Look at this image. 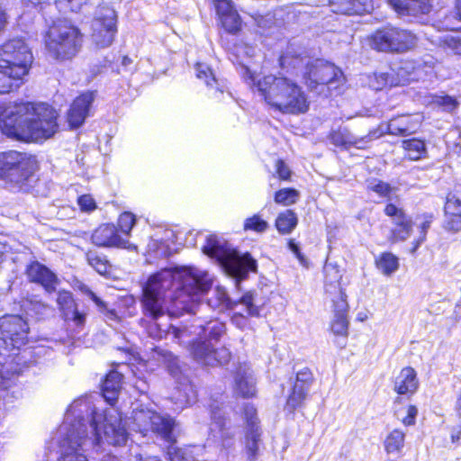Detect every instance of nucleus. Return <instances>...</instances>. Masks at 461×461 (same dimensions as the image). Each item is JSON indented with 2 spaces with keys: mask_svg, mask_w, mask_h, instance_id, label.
<instances>
[{
  "mask_svg": "<svg viewBox=\"0 0 461 461\" xmlns=\"http://www.w3.org/2000/svg\"><path fill=\"white\" fill-rule=\"evenodd\" d=\"M212 285L206 271L195 267L165 268L152 275L143 288L142 305L153 319L179 315L193 310L192 304Z\"/></svg>",
  "mask_w": 461,
  "mask_h": 461,
  "instance_id": "1",
  "label": "nucleus"
},
{
  "mask_svg": "<svg viewBox=\"0 0 461 461\" xmlns=\"http://www.w3.org/2000/svg\"><path fill=\"white\" fill-rule=\"evenodd\" d=\"M57 116L56 110L44 103L0 105V130L12 139L38 141L57 131Z\"/></svg>",
  "mask_w": 461,
  "mask_h": 461,
  "instance_id": "2",
  "label": "nucleus"
},
{
  "mask_svg": "<svg viewBox=\"0 0 461 461\" xmlns=\"http://www.w3.org/2000/svg\"><path fill=\"white\" fill-rule=\"evenodd\" d=\"M82 403L86 410L73 414L70 424L79 429L84 440L78 445L82 448L86 447H95L103 440L113 446H121L126 443L128 432L122 413L115 408L110 407L102 412L96 411L95 406L88 399H78L72 404Z\"/></svg>",
  "mask_w": 461,
  "mask_h": 461,
  "instance_id": "3",
  "label": "nucleus"
},
{
  "mask_svg": "<svg viewBox=\"0 0 461 461\" xmlns=\"http://www.w3.org/2000/svg\"><path fill=\"white\" fill-rule=\"evenodd\" d=\"M241 75L249 85L257 86L266 103L283 113L300 114L309 109V101L301 86L285 77H258L240 61Z\"/></svg>",
  "mask_w": 461,
  "mask_h": 461,
  "instance_id": "4",
  "label": "nucleus"
},
{
  "mask_svg": "<svg viewBox=\"0 0 461 461\" xmlns=\"http://www.w3.org/2000/svg\"><path fill=\"white\" fill-rule=\"evenodd\" d=\"M167 334L171 335L178 344L186 348L190 355L199 363L214 366L227 364L230 359V352L228 348L222 347L219 350H211L210 347L200 339L199 325H170Z\"/></svg>",
  "mask_w": 461,
  "mask_h": 461,
  "instance_id": "5",
  "label": "nucleus"
},
{
  "mask_svg": "<svg viewBox=\"0 0 461 461\" xmlns=\"http://www.w3.org/2000/svg\"><path fill=\"white\" fill-rule=\"evenodd\" d=\"M82 34L70 22L62 20L53 23L45 37L48 54L54 59L73 58L80 50Z\"/></svg>",
  "mask_w": 461,
  "mask_h": 461,
  "instance_id": "6",
  "label": "nucleus"
},
{
  "mask_svg": "<svg viewBox=\"0 0 461 461\" xmlns=\"http://www.w3.org/2000/svg\"><path fill=\"white\" fill-rule=\"evenodd\" d=\"M203 251L216 258L230 276L239 280L246 278L249 271L257 269V262L249 254L240 255L214 235H210L206 239Z\"/></svg>",
  "mask_w": 461,
  "mask_h": 461,
  "instance_id": "7",
  "label": "nucleus"
},
{
  "mask_svg": "<svg viewBox=\"0 0 461 461\" xmlns=\"http://www.w3.org/2000/svg\"><path fill=\"white\" fill-rule=\"evenodd\" d=\"M86 406L82 403L71 404L68 409L65 420L59 429L60 437L59 456L54 461H87L86 452L91 447L82 448L78 446L84 438L80 435L82 427L85 424H80L79 429L74 428L69 422L73 414L78 411L86 410Z\"/></svg>",
  "mask_w": 461,
  "mask_h": 461,
  "instance_id": "8",
  "label": "nucleus"
},
{
  "mask_svg": "<svg viewBox=\"0 0 461 461\" xmlns=\"http://www.w3.org/2000/svg\"><path fill=\"white\" fill-rule=\"evenodd\" d=\"M36 160L16 150L0 152V178L15 185L27 181L34 173Z\"/></svg>",
  "mask_w": 461,
  "mask_h": 461,
  "instance_id": "9",
  "label": "nucleus"
},
{
  "mask_svg": "<svg viewBox=\"0 0 461 461\" xmlns=\"http://www.w3.org/2000/svg\"><path fill=\"white\" fill-rule=\"evenodd\" d=\"M372 49L384 52H403L413 48L416 37L410 31L393 26L376 30L368 37Z\"/></svg>",
  "mask_w": 461,
  "mask_h": 461,
  "instance_id": "10",
  "label": "nucleus"
},
{
  "mask_svg": "<svg viewBox=\"0 0 461 461\" xmlns=\"http://www.w3.org/2000/svg\"><path fill=\"white\" fill-rule=\"evenodd\" d=\"M304 74L307 86L314 90L318 86L327 87L328 91L332 92L339 89L345 83V77L342 71L333 64L317 59L307 65Z\"/></svg>",
  "mask_w": 461,
  "mask_h": 461,
  "instance_id": "11",
  "label": "nucleus"
},
{
  "mask_svg": "<svg viewBox=\"0 0 461 461\" xmlns=\"http://www.w3.org/2000/svg\"><path fill=\"white\" fill-rule=\"evenodd\" d=\"M116 13L110 6H99L92 21L91 39L93 43L100 49L109 47L117 32Z\"/></svg>",
  "mask_w": 461,
  "mask_h": 461,
  "instance_id": "12",
  "label": "nucleus"
},
{
  "mask_svg": "<svg viewBox=\"0 0 461 461\" xmlns=\"http://www.w3.org/2000/svg\"><path fill=\"white\" fill-rule=\"evenodd\" d=\"M32 60L30 48L21 38L9 40L0 47V62L16 69V75H27Z\"/></svg>",
  "mask_w": 461,
  "mask_h": 461,
  "instance_id": "13",
  "label": "nucleus"
},
{
  "mask_svg": "<svg viewBox=\"0 0 461 461\" xmlns=\"http://www.w3.org/2000/svg\"><path fill=\"white\" fill-rule=\"evenodd\" d=\"M244 428V447L249 461H255L259 453L262 431L257 415V410L250 403L245 404L243 408Z\"/></svg>",
  "mask_w": 461,
  "mask_h": 461,
  "instance_id": "14",
  "label": "nucleus"
},
{
  "mask_svg": "<svg viewBox=\"0 0 461 461\" xmlns=\"http://www.w3.org/2000/svg\"><path fill=\"white\" fill-rule=\"evenodd\" d=\"M210 435L218 442L221 449L229 451L235 447L236 428L220 408L212 411Z\"/></svg>",
  "mask_w": 461,
  "mask_h": 461,
  "instance_id": "15",
  "label": "nucleus"
},
{
  "mask_svg": "<svg viewBox=\"0 0 461 461\" xmlns=\"http://www.w3.org/2000/svg\"><path fill=\"white\" fill-rule=\"evenodd\" d=\"M397 78L394 79L392 75L388 73H380L376 75L377 79L383 86H393V85H404L411 81H417L420 79L424 71L421 65H415L411 60H404L393 69Z\"/></svg>",
  "mask_w": 461,
  "mask_h": 461,
  "instance_id": "16",
  "label": "nucleus"
},
{
  "mask_svg": "<svg viewBox=\"0 0 461 461\" xmlns=\"http://www.w3.org/2000/svg\"><path fill=\"white\" fill-rule=\"evenodd\" d=\"M92 241L98 247H116L136 251L137 246L122 238L113 224H103L92 234Z\"/></svg>",
  "mask_w": 461,
  "mask_h": 461,
  "instance_id": "17",
  "label": "nucleus"
},
{
  "mask_svg": "<svg viewBox=\"0 0 461 461\" xmlns=\"http://www.w3.org/2000/svg\"><path fill=\"white\" fill-rule=\"evenodd\" d=\"M384 212L385 215L391 218L393 225L392 229V240L393 241L406 240L412 231L411 219L402 208L397 207L393 203L386 204Z\"/></svg>",
  "mask_w": 461,
  "mask_h": 461,
  "instance_id": "18",
  "label": "nucleus"
},
{
  "mask_svg": "<svg viewBox=\"0 0 461 461\" xmlns=\"http://www.w3.org/2000/svg\"><path fill=\"white\" fill-rule=\"evenodd\" d=\"M25 274L30 282L41 285L49 294L55 292L59 283L56 274L38 261L29 264Z\"/></svg>",
  "mask_w": 461,
  "mask_h": 461,
  "instance_id": "19",
  "label": "nucleus"
},
{
  "mask_svg": "<svg viewBox=\"0 0 461 461\" xmlns=\"http://www.w3.org/2000/svg\"><path fill=\"white\" fill-rule=\"evenodd\" d=\"M95 98V93L87 91L74 100L68 113V122L71 127L78 128L84 123L86 117L89 116Z\"/></svg>",
  "mask_w": 461,
  "mask_h": 461,
  "instance_id": "20",
  "label": "nucleus"
},
{
  "mask_svg": "<svg viewBox=\"0 0 461 461\" xmlns=\"http://www.w3.org/2000/svg\"><path fill=\"white\" fill-rule=\"evenodd\" d=\"M324 288L326 294L330 301H339V298L346 299V294L343 291L340 281L342 278V271L336 263L326 262L324 267Z\"/></svg>",
  "mask_w": 461,
  "mask_h": 461,
  "instance_id": "21",
  "label": "nucleus"
},
{
  "mask_svg": "<svg viewBox=\"0 0 461 461\" xmlns=\"http://www.w3.org/2000/svg\"><path fill=\"white\" fill-rule=\"evenodd\" d=\"M234 392L243 398L254 397L257 393L253 371L246 363L237 367L234 375Z\"/></svg>",
  "mask_w": 461,
  "mask_h": 461,
  "instance_id": "22",
  "label": "nucleus"
},
{
  "mask_svg": "<svg viewBox=\"0 0 461 461\" xmlns=\"http://www.w3.org/2000/svg\"><path fill=\"white\" fill-rule=\"evenodd\" d=\"M217 299L220 303H224L228 306L241 304L245 307V312L249 316L258 317L260 313V308L263 303L258 298V294L254 292H248L241 296L238 303H231L227 295L226 291L221 287H217L215 290Z\"/></svg>",
  "mask_w": 461,
  "mask_h": 461,
  "instance_id": "23",
  "label": "nucleus"
},
{
  "mask_svg": "<svg viewBox=\"0 0 461 461\" xmlns=\"http://www.w3.org/2000/svg\"><path fill=\"white\" fill-rule=\"evenodd\" d=\"M332 312L333 319L330 323V330L336 336L346 338L348 333V309L347 299L339 298V301H333Z\"/></svg>",
  "mask_w": 461,
  "mask_h": 461,
  "instance_id": "24",
  "label": "nucleus"
},
{
  "mask_svg": "<svg viewBox=\"0 0 461 461\" xmlns=\"http://www.w3.org/2000/svg\"><path fill=\"white\" fill-rule=\"evenodd\" d=\"M433 0H388V4L401 15L428 14Z\"/></svg>",
  "mask_w": 461,
  "mask_h": 461,
  "instance_id": "25",
  "label": "nucleus"
},
{
  "mask_svg": "<svg viewBox=\"0 0 461 461\" xmlns=\"http://www.w3.org/2000/svg\"><path fill=\"white\" fill-rule=\"evenodd\" d=\"M420 122L418 119H414L411 115L402 114L397 117L391 119L385 124V132L392 135H408L410 133L415 132L419 128ZM384 125H381L380 128L382 132H384L383 130Z\"/></svg>",
  "mask_w": 461,
  "mask_h": 461,
  "instance_id": "26",
  "label": "nucleus"
},
{
  "mask_svg": "<svg viewBox=\"0 0 461 461\" xmlns=\"http://www.w3.org/2000/svg\"><path fill=\"white\" fill-rule=\"evenodd\" d=\"M418 386L416 371L411 366L403 367L393 381V390L398 394H413Z\"/></svg>",
  "mask_w": 461,
  "mask_h": 461,
  "instance_id": "27",
  "label": "nucleus"
},
{
  "mask_svg": "<svg viewBox=\"0 0 461 461\" xmlns=\"http://www.w3.org/2000/svg\"><path fill=\"white\" fill-rule=\"evenodd\" d=\"M176 426V420L168 415H161L157 412L151 425L150 431L156 433L166 442L174 444L176 441L174 429Z\"/></svg>",
  "mask_w": 461,
  "mask_h": 461,
  "instance_id": "28",
  "label": "nucleus"
},
{
  "mask_svg": "<svg viewBox=\"0 0 461 461\" xmlns=\"http://www.w3.org/2000/svg\"><path fill=\"white\" fill-rule=\"evenodd\" d=\"M25 75H16V69L0 62V94H5L18 88Z\"/></svg>",
  "mask_w": 461,
  "mask_h": 461,
  "instance_id": "29",
  "label": "nucleus"
},
{
  "mask_svg": "<svg viewBox=\"0 0 461 461\" xmlns=\"http://www.w3.org/2000/svg\"><path fill=\"white\" fill-rule=\"evenodd\" d=\"M225 326L222 322L217 320H212L206 322L205 325H199L200 339L204 341L208 345L211 350H219L220 348H214L212 341H217L221 334L224 332Z\"/></svg>",
  "mask_w": 461,
  "mask_h": 461,
  "instance_id": "30",
  "label": "nucleus"
},
{
  "mask_svg": "<svg viewBox=\"0 0 461 461\" xmlns=\"http://www.w3.org/2000/svg\"><path fill=\"white\" fill-rule=\"evenodd\" d=\"M122 375L116 371H111L102 384L103 396L106 402L113 405L117 399L121 389Z\"/></svg>",
  "mask_w": 461,
  "mask_h": 461,
  "instance_id": "31",
  "label": "nucleus"
},
{
  "mask_svg": "<svg viewBox=\"0 0 461 461\" xmlns=\"http://www.w3.org/2000/svg\"><path fill=\"white\" fill-rule=\"evenodd\" d=\"M156 414V411L149 409L133 411L131 416L133 420V429L140 431L145 436L150 430Z\"/></svg>",
  "mask_w": 461,
  "mask_h": 461,
  "instance_id": "32",
  "label": "nucleus"
},
{
  "mask_svg": "<svg viewBox=\"0 0 461 461\" xmlns=\"http://www.w3.org/2000/svg\"><path fill=\"white\" fill-rule=\"evenodd\" d=\"M174 411H182L185 407L195 401L194 392L190 384H184L177 388L171 398Z\"/></svg>",
  "mask_w": 461,
  "mask_h": 461,
  "instance_id": "33",
  "label": "nucleus"
},
{
  "mask_svg": "<svg viewBox=\"0 0 461 461\" xmlns=\"http://www.w3.org/2000/svg\"><path fill=\"white\" fill-rule=\"evenodd\" d=\"M330 139L335 146L345 148L350 146H357L360 148V144L365 141V138H356L347 128H339L338 130L333 131L330 135Z\"/></svg>",
  "mask_w": 461,
  "mask_h": 461,
  "instance_id": "34",
  "label": "nucleus"
},
{
  "mask_svg": "<svg viewBox=\"0 0 461 461\" xmlns=\"http://www.w3.org/2000/svg\"><path fill=\"white\" fill-rule=\"evenodd\" d=\"M204 451L203 446H188L183 448L169 450L171 461H199L198 458Z\"/></svg>",
  "mask_w": 461,
  "mask_h": 461,
  "instance_id": "35",
  "label": "nucleus"
},
{
  "mask_svg": "<svg viewBox=\"0 0 461 461\" xmlns=\"http://www.w3.org/2000/svg\"><path fill=\"white\" fill-rule=\"evenodd\" d=\"M298 223L296 213L292 210H285L278 214L276 227L279 233L285 235L291 233Z\"/></svg>",
  "mask_w": 461,
  "mask_h": 461,
  "instance_id": "36",
  "label": "nucleus"
},
{
  "mask_svg": "<svg viewBox=\"0 0 461 461\" xmlns=\"http://www.w3.org/2000/svg\"><path fill=\"white\" fill-rule=\"evenodd\" d=\"M402 148L411 160H419L427 155L425 143L421 140L411 139L403 140Z\"/></svg>",
  "mask_w": 461,
  "mask_h": 461,
  "instance_id": "37",
  "label": "nucleus"
},
{
  "mask_svg": "<svg viewBox=\"0 0 461 461\" xmlns=\"http://www.w3.org/2000/svg\"><path fill=\"white\" fill-rule=\"evenodd\" d=\"M377 268L385 276H391L399 268V259L391 252L382 253L375 260Z\"/></svg>",
  "mask_w": 461,
  "mask_h": 461,
  "instance_id": "38",
  "label": "nucleus"
},
{
  "mask_svg": "<svg viewBox=\"0 0 461 461\" xmlns=\"http://www.w3.org/2000/svg\"><path fill=\"white\" fill-rule=\"evenodd\" d=\"M23 3L27 6L36 7L40 5L49 3L50 0H22ZM56 5L59 8L68 9L72 12H78L85 0H55Z\"/></svg>",
  "mask_w": 461,
  "mask_h": 461,
  "instance_id": "39",
  "label": "nucleus"
},
{
  "mask_svg": "<svg viewBox=\"0 0 461 461\" xmlns=\"http://www.w3.org/2000/svg\"><path fill=\"white\" fill-rule=\"evenodd\" d=\"M86 260L100 275H106L110 270L109 261L104 256L99 255L96 251H88L86 253Z\"/></svg>",
  "mask_w": 461,
  "mask_h": 461,
  "instance_id": "40",
  "label": "nucleus"
},
{
  "mask_svg": "<svg viewBox=\"0 0 461 461\" xmlns=\"http://www.w3.org/2000/svg\"><path fill=\"white\" fill-rule=\"evenodd\" d=\"M404 432L393 429L385 438L384 447L387 453H395L402 450L404 445Z\"/></svg>",
  "mask_w": 461,
  "mask_h": 461,
  "instance_id": "41",
  "label": "nucleus"
},
{
  "mask_svg": "<svg viewBox=\"0 0 461 461\" xmlns=\"http://www.w3.org/2000/svg\"><path fill=\"white\" fill-rule=\"evenodd\" d=\"M76 288L78 291H80L83 294L88 296L95 303L99 311H101L102 312H106L107 315L110 318L115 317V312L113 311H109L107 309L106 303L102 299H100L94 292H92L91 289L86 285H85L82 282H77Z\"/></svg>",
  "mask_w": 461,
  "mask_h": 461,
  "instance_id": "42",
  "label": "nucleus"
},
{
  "mask_svg": "<svg viewBox=\"0 0 461 461\" xmlns=\"http://www.w3.org/2000/svg\"><path fill=\"white\" fill-rule=\"evenodd\" d=\"M307 393L308 391L302 389L299 385H294L293 391L286 401V409L293 412L296 408L302 405Z\"/></svg>",
  "mask_w": 461,
  "mask_h": 461,
  "instance_id": "43",
  "label": "nucleus"
},
{
  "mask_svg": "<svg viewBox=\"0 0 461 461\" xmlns=\"http://www.w3.org/2000/svg\"><path fill=\"white\" fill-rule=\"evenodd\" d=\"M299 192L293 188H283L275 194V202L284 206H289L296 203Z\"/></svg>",
  "mask_w": 461,
  "mask_h": 461,
  "instance_id": "44",
  "label": "nucleus"
},
{
  "mask_svg": "<svg viewBox=\"0 0 461 461\" xmlns=\"http://www.w3.org/2000/svg\"><path fill=\"white\" fill-rule=\"evenodd\" d=\"M367 188L376 193L379 196L384 197L388 200H392L395 194V189L389 184L384 183L381 180H373L368 183Z\"/></svg>",
  "mask_w": 461,
  "mask_h": 461,
  "instance_id": "45",
  "label": "nucleus"
},
{
  "mask_svg": "<svg viewBox=\"0 0 461 461\" xmlns=\"http://www.w3.org/2000/svg\"><path fill=\"white\" fill-rule=\"evenodd\" d=\"M221 26L230 33H236L241 28V20L237 11L220 18Z\"/></svg>",
  "mask_w": 461,
  "mask_h": 461,
  "instance_id": "46",
  "label": "nucleus"
},
{
  "mask_svg": "<svg viewBox=\"0 0 461 461\" xmlns=\"http://www.w3.org/2000/svg\"><path fill=\"white\" fill-rule=\"evenodd\" d=\"M57 303L60 311L63 312L66 317L69 316V312L76 307L74 299L71 293L67 291H60L58 294Z\"/></svg>",
  "mask_w": 461,
  "mask_h": 461,
  "instance_id": "47",
  "label": "nucleus"
},
{
  "mask_svg": "<svg viewBox=\"0 0 461 461\" xmlns=\"http://www.w3.org/2000/svg\"><path fill=\"white\" fill-rule=\"evenodd\" d=\"M445 213H461V187L450 194L445 204Z\"/></svg>",
  "mask_w": 461,
  "mask_h": 461,
  "instance_id": "48",
  "label": "nucleus"
},
{
  "mask_svg": "<svg viewBox=\"0 0 461 461\" xmlns=\"http://www.w3.org/2000/svg\"><path fill=\"white\" fill-rule=\"evenodd\" d=\"M267 221L261 219V217L258 214L253 215L246 219L244 222V230H253L258 233L265 232L268 228Z\"/></svg>",
  "mask_w": 461,
  "mask_h": 461,
  "instance_id": "49",
  "label": "nucleus"
},
{
  "mask_svg": "<svg viewBox=\"0 0 461 461\" xmlns=\"http://www.w3.org/2000/svg\"><path fill=\"white\" fill-rule=\"evenodd\" d=\"M196 77L204 80L207 86L217 85V80L212 69L204 63H197L195 66Z\"/></svg>",
  "mask_w": 461,
  "mask_h": 461,
  "instance_id": "50",
  "label": "nucleus"
},
{
  "mask_svg": "<svg viewBox=\"0 0 461 461\" xmlns=\"http://www.w3.org/2000/svg\"><path fill=\"white\" fill-rule=\"evenodd\" d=\"M136 221L135 216L129 212L122 213L118 219V226L122 234L129 236Z\"/></svg>",
  "mask_w": 461,
  "mask_h": 461,
  "instance_id": "51",
  "label": "nucleus"
},
{
  "mask_svg": "<svg viewBox=\"0 0 461 461\" xmlns=\"http://www.w3.org/2000/svg\"><path fill=\"white\" fill-rule=\"evenodd\" d=\"M444 229L456 233L461 230V213H445Z\"/></svg>",
  "mask_w": 461,
  "mask_h": 461,
  "instance_id": "52",
  "label": "nucleus"
},
{
  "mask_svg": "<svg viewBox=\"0 0 461 461\" xmlns=\"http://www.w3.org/2000/svg\"><path fill=\"white\" fill-rule=\"evenodd\" d=\"M312 381L313 375L311 370L309 368H303L297 373L294 385H299L302 389L309 392Z\"/></svg>",
  "mask_w": 461,
  "mask_h": 461,
  "instance_id": "53",
  "label": "nucleus"
},
{
  "mask_svg": "<svg viewBox=\"0 0 461 461\" xmlns=\"http://www.w3.org/2000/svg\"><path fill=\"white\" fill-rule=\"evenodd\" d=\"M332 12L342 14H352V0H330Z\"/></svg>",
  "mask_w": 461,
  "mask_h": 461,
  "instance_id": "54",
  "label": "nucleus"
},
{
  "mask_svg": "<svg viewBox=\"0 0 461 461\" xmlns=\"http://www.w3.org/2000/svg\"><path fill=\"white\" fill-rule=\"evenodd\" d=\"M352 14L370 13L374 9L373 0H352Z\"/></svg>",
  "mask_w": 461,
  "mask_h": 461,
  "instance_id": "55",
  "label": "nucleus"
},
{
  "mask_svg": "<svg viewBox=\"0 0 461 461\" xmlns=\"http://www.w3.org/2000/svg\"><path fill=\"white\" fill-rule=\"evenodd\" d=\"M213 2L219 19L222 16L227 15L228 14L236 12V10L233 8L231 5V2L229 0H213Z\"/></svg>",
  "mask_w": 461,
  "mask_h": 461,
  "instance_id": "56",
  "label": "nucleus"
},
{
  "mask_svg": "<svg viewBox=\"0 0 461 461\" xmlns=\"http://www.w3.org/2000/svg\"><path fill=\"white\" fill-rule=\"evenodd\" d=\"M446 47L454 54L461 55V40L454 36H446L444 39Z\"/></svg>",
  "mask_w": 461,
  "mask_h": 461,
  "instance_id": "57",
  "label": "nucleus"
},
{
  "mask_svg": "<svg viewBox=\"0 0 461 461\" xmlns=\"http://www.w3.org/2000/svg\"><path fill=\"white\" fill-rule=\"evenodd\" d=\"M150 249H154L157 257L158 258H167L170 256V250L167 245L164 242H157L154 241L151 245H149Z\"/></svg>",
  "mask_w": 461,
  "mask_h": 461,
  "instance_id": "58",
  "label": "nucleus"
},
{
  "mask_svg": "<svg viewBox=\"0 0 461 461\" xmlns=\"http://www.w3.org/2000/svg\"><path fill=\"white\" fill-rule=\"evenodd\" d=\"M78 204L83 211L90 212L95 208V203L91 195L85 194L78 198Z\"/></svg>",
  "mask_w": 461,
  "mask_h": 461,
  "instance_id": "59",
  "label": "nucleus"
},
{
  "mask_svg": "<svg viewBox=\"0 0 461 461\" xmlns=\"http://www.w3.org/2000/svg\"><path fill=\"white\" fill-rule=\"evenodd\" d=\"M431 222H432V216L425 215L424 221L420 224L421 237L420 238V240L417 242L416 246L414 247L413 251L416 250L417 248L420 245V243L425 240L426 232L428 230V229H429Z\"/></svg>",
  "mask_w": 461,
  "mask_h": 461,
  "instance_id": "60",
  "label": "nucleus"
},
{
  "mask_svg": "<svg viewBox=\"0 0 461 461\" xmlns=\"http://www.w3.org/2000/svg\"><path fill=\"white\" fill-rule=\"evenodd\" d=\"M417 414H418V410H417L416 406L410 405L407 409L406 417L402 419V423L406 426L414 425Z\"/></svg>",
  "mask_w": 461,
  "mask_h": 461,
  "instance_id": "61",
  "label": "nucleus"
},
{
  "mask_svg": "<svg viewBox=\"0 0 461 461\" xmlns=\"http://www.w3.org/2000/svg\"><path fill=\"white\" fill-rule=\"evenodd\" d=\"M67 318L71 319L77 326L84 325L86 321V314L79 312L77 307L69 312V316Z\"/></svg>",
  "mask_w": 461,
  "mask_h": 461,
  "instance_id": "62",
  "label": "nucleus"
},
{
  "mask_svg": "<svg viewBox=\"0 0 461 461\" xmlns=\"http://www.w3.org/2000/svg\"><path fill=\"white\" fill-rule=\"evenodd\" d=\"M279 61L282 68H288L290 66L296 68L300 63L303 62V59L300 58H295L290 60L288 55H283L280 57Z\"/></svg>",
  "mask_w": 461,
  "mask_h": 461,
  "instance_id": "63",
  "label": "nucleus"
},
{
  "mask_svg": "<svg viewBox=\"0 0 461 461\" xmlns=\"http://www.w3.org/2000/svg\"><path fill=\"white\" fill-rule=\"evenodd\" d=\"M276 172L279 176V177L283 180H286L290 176V169L285 164L283 160H277L276 162Z\"/></svg>",
  "mask_w": 461,
  "mask_h": 461,
  "instance_id": "64",
  "label": "nucleus"
}]
</instances>
